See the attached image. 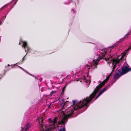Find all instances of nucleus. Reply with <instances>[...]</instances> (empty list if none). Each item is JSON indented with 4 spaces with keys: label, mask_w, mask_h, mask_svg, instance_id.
<instances>
[{
    "label": "nucleus",
    "mask_w": 131,
    "mask_h": 131,
    "mask_svg": "<svg viewBox=\"0 0 131 131\" xmlns=\"http://www.w3.org/2000/svg\"><path fill=\"white\" fill-rule=\"evenodd\" d=\"M87 42L92 44L94 46H96V48L97 52H96L97 55L94 56L92 62L91 63V67L86 64L83 67V68L81 73L80 78H81L82 80L84 81L85 82H88V79H86V77L89 76V70L91 68L92 69L96 68L97 65L99 64V61L101 59H103L106 60L107 52L106 48L99 42H97L93 40ZM81 82H82L81 80Z\"/></svg>",
    "instance_id": "nucleus-1"
},
{
    "label": "nucleus",
    "mask_w": 131,
    "mask_h": 131,
    "mask_svg": "<svg viewBox=\"0 0 131 131\" xmlns=\"http://www.w3.org/2000/svg\"><path fill=\"white\" fill-rule=\"evenodd\" d=\"M98 88H96L94 92V97H92V99H90V96H89L86 97L82 100H80V101L78 102L79 105L77 106L76 110L79 112L80 113H81L85 111L89 106L90 104L94 101L98 97H99L103 93L106 91L108 89L107 87H105L102 89L100 92L98 93L97 95L95 97V99L93 100L95 96L96 95V93L98 92L99 90L100 89V88L99 89ZM92 96L90 98L92 97Z\"/></svg>",
    "instance_id": "nucleus-2"
},
{
    "label": "nucleus",
    "mask_w": 131,
    "mask_h": 131,
    "mask_svg": "<svg viewBox=\"0 0 131 131\" xmlns=\"http://www.w3.org/2000/svg\"><path fill=\"white\" fill-rule=\"evenodd\" d=\"M37 121L39 123V127L38 131H51L54 130L56 128V122L55 119H52L51 118L48 119V122L49 123L51 124L50 125L47 124L44 125L43 123L42 119L41 118L38 119L37 118Z\"/></svg>",
    "instance_id": "nucleus-3"
},
{
    "label": "nucleus",
    "mask_w": 131,
    "mask_h": 131,
    "mask_svg": "<svg viewBox=\"0 0 131 131\" xmlns=\"http://www.w3.org/2000/svg\"><path fill=\"white\" fill-rule=\"evenodd\" d=\"M119 68L118 67L117 68L114 74V77L116 78L118 77H120L123 75L131 71V67L128 64L122 66L121 68L118 69Z\"/></svg>",
    "instance_id": "nucleus-4"
},
{
    "label": "nucleus",
    "mask_w": 131,
    "mask_h": 131,
    "mask_svg": "<svg viewBox=\"0 0 131 131\" xmlns=\"http://www.w3.org/2000/svg\"><path fill=\"white\" fill-rule=\"evenodd\" d=\"M113 74V73L112 72H111L108 76H107L106 79L103 81H99V82L100 84L98 85L97 86H96V88L95 89L93 92L90 95V97H91V96H92V97L91 98H90V99H91L92 97H94L95 95L94 94L95 91L96 89V88H99L98 89H99L100 88H101L103 86L105 85V81H107L109 80V81H110V82L112 81V80L113 79V76H112Z\"/></svg>",
    "instance_id": "nucleus-5"
},
{
    "label": "nucleus",
    "mask_w": 131,
    "mask_h": 131,
    "mask_svg": "<svg viewBox=\"0 0 131 131\" xmlns=\"http://www.w3.org/2000/svg\"><path fill=\"white\" fill-rule=\"evenodd\" d=\"M131 35V29L130 30L128 33L124 37L121 39L119 40L115 44L110 46L109 48L111 49H112L114 48H115L118 49L120 50L121 48V47L122 45V42L124 41L128 38V35Z\"/></svg>",
    "instance_id": "nucleus-6"
},
{
    "label": "nucleus",
    "mask_w": 131,
    "mask_h": 131,
    "mask_svg": "<svg viewBox=\"0 0 131 131\" xmlns=\"http://www.w3.org/2000/svg\"><path fill=\"white\" fill-rule=\"evenodd\" d=\"M11 2V1L8 3L5 4L0 8V25L2 24V22L4 21L6 17V15L8 14L9 12L10 11L12 8L10 7L9 10L7 11V10L4 9L3 10L2 12H1V11L4 7L10 4Z\"/></svg>",
    "instance_id": "nucleus-7"
},
{
    "label": "nucleus",
    "mask_w": 131,
    "mask_h": 131,
    "mask_svg": "<svg viewBox=\"0 0 131 131\" xmlns=\"http://www.w3.org/2000/svg\"><path fill=\"white\" fill-rule=\"evenodd\" d=\"M31 108H29L28 110H27L25 113L24 115V116L23 119V120L22 122V124H24V123L26 119V117L27 118L28 116H31L33 115L32 113L34 110H32V111H31Z\"/></svg>",
    "instance_id": "nucleus-8"
},
{
    "label": "nucleus",
    "mask_w": 131,
    "mask_h": 131,
    "mask_svg": "<svg viewBox=\"0 0 131 131\" xmlns=\"http://www.w3.org/2000/svg\"><path fill=\"white\" fill-rule=\"evenodd\" d=\"M20 41L21 42L23 43L22 46L24 47V49L25 50V52L27 51L28 52L30 53V51H29L30 50H31V48L28 46L27 43L26 41H23L21 39H20Z\"/></svg>",
    "instance_id": "nucleus-9"
},
{
    "label": "nucleus",
    "mask_w": 131,
    "mask_h": 131,
    "mask_svg": "<svg viewBox=\"0 0 131 131\" xmlns=\"http://www.w3.org/2000/svg\"><path fill=\"white\" fill-rule=\"evenodd\" d=\"M118 63L117 61H116L115 63H114L113 61L111 62L110 64H109V66L112 67V71L111 72L113 73L114 71L117 64L119 65H121V64H118Z\"/></svg>",
    "instance_id": "nucleus-10"
},
{
    "label": "nucleus",
    "mask_w": 131,
    "mask_h": 131,
    "mask_svg": "<svg viewBox=\"0 0 131 131\" xmlns=\"http://www.w3.org/2000/svg\"><path fill=\"white\" fill-rule=\"evenodd\" d=\"M32 125V123L30 122L27 123L24 126V129H22L20 131H28L31 127Z\"/></svg>",
    "instance_id": "nucleus-11"
},
{
    "label": "nucleus",
    "mask_w": 131,
    "mask_h": 131,
    "mask_svg": "<svg viewBox=\"0 0 131 131\" xmlns=\"http://www.w3.org/2000/svg\"><path fill=\"white\" fill-rule=\"evenodd\" d=\"M75 113L74 111L73 110H70L67 114V117L69 118L70 117H73V115Z\"/></svg>",
    "instance_id": "nucleus-12"
},
{
    "label": "nucleus",
    "mask_w": 131,
    "mask_h": 131,
    "mask_svg": "<svg viewBox=\"0 0 131 131\" xmlns=\"http://www.w3.org/2000/svg\"><path fill=\"white\" fill-rule=\"evenodd\" d=\"M67 122V121L66 122H63L62 123V124L61 125V128L58 129V131H66L65 125Z\"/></svg>",
    "instance_id": "nucleus-13"
},
{
    "label": "nucleus",
    "mask_w": 131,
    "mask_h": 131,
    "mask_svg": "<svg viewBox=\"0 0 131 131\" xmlns=\"http://www.w3.org/2000/svg\"><path fill=\"white\" fill-rule=\"evenodd\" d=\"M64 94V93L63 92H61L60 95L59 96V98L58 99L59 102H60V101H62L63 102V101H64V100L63 99V96Z\"/></svg>",
    "instance_id": "nucleus-14"
},
{
    "label": "nucleus",
    "mask_w": 131,
    "mask_h": 131,
    "mask_svg": "<svg viewBox=\"0 0 131 131\" xmlns=\"http://www.w3.org/2000/svg\"><path fill=\"white\" fill-rule=\"evenodd\" d=\"M59 102L60 103V106L62 107L61 108H63V106L65 104L64 100L63 101V102L62 101H60V102Z\"/></svg>",
    "instance_id": "nucleus-15"
},
{
    "label": "nucleus",
    "mask_w": 131,
    "mask_h": 131,
    "mask_svg": "<svg viewBox=\"0 0 131 131\" xmlns=\"http://www.w3.org/2000/svg\"><path fill=\"white\" fill-rule=\"evenodd\" d=\"M27 53H28V52H27L26 54L22 58V59L21 61H20V62H18V63H19V64H21L23 63V62L24 61V60L25 59V57L27 54Z\"/></svg>",
    "instance_id": "nucleus-16"
},
{
    "label": "nucleus",
    "mask_w": 131,
    "mask_h": 131,
    "mask_svg": "<svg viewBox=\"0 0 131 131\" xmlns=\"http://www.w3.org/2000/svg\"><path fill=\"white\" fill-rule=\"evenodd\" d=\"M120 77H118L117 78H116L114 77V75L113 76V79H114V81L112 82V83L111 86H112L113 85V84L116 82L117 80Z\"/></svg>",
    "instance_id": "nucleus-17"
},
{
    "label": "nucleus",
    "mask_w": 131,
    "mask_h": 131,
    "mask_svg": "<svg viewBox=\"0 0 131 131\" xmlns=\"http://www.w3.org/2000/svg\"><path fill=\"white\" fill-rule=\"evenodd\" d=\"M126 56V55L125 54L124 55H122L121 57L120 58H119V59L121 60H124L126 59V57H125Z\"/></svg>",
    "instance_id": "nucleus-18"
},
{
    "label": "nucleus",
    "mask_w": 131,
    "mask_h": 131,
    "mask_svg": "<svg viewBox=\"0 0 131 131\" xmlns=\"http://www.w3.org/2000/svg\"><path fill=\"white\" fill-rule=\"evenodd\" d=\"M68 83H67V84H66V85L64 86V87L62 88V91L61 92H64V91L66 89V87H67V84H68Z\"/></svg>",
    "instance_id": "nucleus-19"
},
{
    "label": "nucleus",
    "mask_w": 131,
    "mask_h": 131,
    "mask_svg": "<svg viewBox=\"0 0 131 131\" xmlns=\"http://www.w3.org/2000/svg\"><path fill=\"white\" fill-rule=\"evenodd\" d=\"M17 66L20 69H22V70H23L25 72H26L28 74V73H29V72L28 71H27L26 70H25V69H24L23 68H22V67H20V66Z\"/></svg>",
    "instance_id": "nucleus-20"
},
{
    "label": "nucleus",
    "mask_w": 131,
    "mask_h": 131,
    "mask_svg": "<svg viewBox=\"0 0 131 131\" xmlns=\"http://www.w3.org/2000/svg\"><path fill=\"white\" fill-rule=\"evenodd\" d=\"M28 74H29V75L35 78V79H36L37 80H38V79L37 78V77L36 76H35L34 75L30 73H28Z\"/></svg>",
    "instance_id": "nucleus-21"
},
{
    "label": "nucleus",
    "mask_w": 131,
    "mask_h": 131,
    "mask_svg": "<svg viewBox=\"0 0 131 131\" xmlns=\"http://www.w3.org/2000/svg\"><path fill=\"white\" fill-rule=\"evenodd\" d=\"M56 92V91H52L50 92V94L51 95H52V94H53L54 93H55Z\"/></svg>",
    "instance_id": "nucleus-22"
},
{
    "label": "nucleus",
    "mask_w": 131,
    "mask_h": 131,
    "mask_svg": "<svg viewBox=\"0 0 131 131\" xmlns=\"http://www.w3.org/2000/svg\"><path fill=\"white\" fill-rule=\"evenodd\" d=\"M17 63H15L13 65H11V67L12 68H15V66H16Z\"/></svg>",
    "instance_id": "nucleus-23"
},
{
    "label": "nucleus",
    "mask_w": 131,
    "mask_h": 131,
    "mask_svg": "<svg viewBox=\"0 0 131 131\" xmlns=\"http://www.w3.org/2000/svg\"><path fill=\"white\" fill-rule=\"evenodd\" d=\"M77 100H73L72 101L73 104H75V103L77 102Z\"/></svg>",
    "instance_id": "nucleus-24"
},
{
    "label": "nucleus",
    "mask_w": 131,
    "mask_h": 131,
    "mask_svg": "<svg viewBox=\"0 0 131 131\" xmlns=\"http://www.w3.org/2000/svg\"><path fill=\"white\" fill-rule=\"evenodd\" d=\"M71 11L72 12H73V13H76V11L74 10V9H71Z\"/></svg>",
    "instance_id": "nucleus-25"
},
{
    "label": "nucleus",
    "mask_w": 131,
    "mask_h": 131,
    "mask_svg": "<svg viewBox=\"0 0 131 131\" xmlns=\"http://www.w3.org/2000/svg\"><path fill=\"white\" fill-rule=\"evenodd\" d=\"M72 1V0H69L68 3H69V4H70Z\"/></svg>",
    "instance_id": "nucleus-26"
},
{
    "label": "nucleus",
    "mask_w": 131,
    "mask_h": 131,
    "mask_svg": "<svg viewBox=\"0 0 131 131\" xmlns=\"http://www.w3.org/2000/svg\"><path fill=\"white\" fill-rule=\"evenodd\" d=\"M4 73L3 74V75H5L6 72H7V71L4 70Z\"/></svg>",
    "instance_id": "nucleus-27"
},
{
    "label": "nucleus",
    "mask_w": 131,
    "mask_h": 131,
    "mask_svg": "<svg viewBox=\"0 0 131 131\" xmlns=\"http://www.w3.org/2000/svg\"><path fill=\"white\" fill-rule=\"evenodd\" d=\"M64 4H69V3H68V2H64Z\"/></svg>",
    "instance_id": "nucleus-28"
},
{
    "label": "nucleus",
    "mask_w": 131,
    "mask_h": 131,
    "mask_svg": "<svg viewBox=\"0 0 131 131\" xmlns=\"http://www.w3.org/2000/svg\"><path fill=\"white\" fill-rule=\"evenodd\" d=\"M14 6V5H13L12 6H11L10 7L11 8H12Z\"/></svg>",
    "instance_id": "nucleus-29"
},
{
    "label": "nucleus",
    "mask_w": 131,
    "mask_h": 131,
    "mask_svg": "<svg viewBox=\"0 0 131 131\" xmlns=\"http://www.w3.org/2000/svg\"><path fill=\"white\" fill-rule=\"evenodd\" d=\"M17 2H16H16H15L14 3L13 5H14L16 4V3H17Z\"/></svg>",
    "instance_id": "nucleus-30"
},
{
    "label": "nucleus",
    "mask_w": 131,
    "mask_h": 131,
    "mask_svg": "<svg viewBox=\"0 0 131 131\" xmlns=\"http://www.w3.org/2000/svg\"><path fill=\"white\" fill-rule=\"evenodd\" d=\"M16 1V2H17V0H12L11 1V2H13V1Z\"/></svg>",
    "instance_id": "nucleus-31"
},
{
    "label": "nucleus",
    "mask_w": 131,
    "mask_h": 131,
    "mask_svg": "<svg viewBox=\"0 0 131 131\" xmlns=\"http://www.w3.org/2000/svg\"><path fill=\"white\" fill-rule=\"evenodd\" d=\"M110 83H108V85H107V86H109L110 85Z\"/></svg>",
    "instance_id": "nucleus-32"
},
{
    "label": "nucleus",
    "mask_w": 131,
    "mask_h": 131,
    "mask_svg": "<svg viewBox=\"0 0 131 131\" xmlns=\"http://www.w3.org/2000/svg\"><path fill=\"white\" fill-rule=\"evenodd\" d=\"M10 69V68H9V69H8L6 70V71H8Z\"/></svg>",
    "instance_id": "nucleus-33"
},
{
    "label": "nucleus",
    "mask_w": 131,
    "mask_h": 131,
    "mask_svg": "<svg viewBox=\"0 0 131 131\" xmlns=\"http://www.w3.org/2000/svg\"><path fill=\"white\" fill-rule=\"evenodd\" d=\"M51 104L48 107V108H50V107Z\"/></svg>",
    "instance_id": "nucleus-34"
},
{
    "label": "nucleus",
    "mask_w": 131,
    "mask_h": 131,
    "mask_svg": "<svg viewBox=\"0 0 131 131\" xmlns=\"http://www.w3.org/2000/svg\"><path fill=\"white\" fill-rule=\"evenodd\" d=\"M4 75H3V74L1 76V78L3 77V76H4Z\"/></svg>",
    "instance_id": "nucleus-35"
},
{
    "label": "nucleus",
    "mask_w": 131,
    "mask_h": 131,
    "mask_svg": "<svg viewBox=\"0 0 131 131\" xmlns=\"http://www.w3.org/2000/svg\"><path fill=\"white\" fill-rule=\"evenodd\" d=\"M8 66L9 67V66H10V64H8Z\"/></svg>",
    "instance_id": "nucleus-36"
},
{
    "label": "nucleus",
    "mask_w": 131,
    "mask_h": 131,
    "mask_svg": "<svg viewBox=\"0 0 131 131\" xmlns=\"http://www.w3.org/2000/svg\"><path fill=\"white\" fill-rule=\"evenodd\" d=\"M74 3H75V6H76V3H75V2H74Z\"/></svg>",
    "instance_id": "nucleus-37"
},
{
    "label": "nucleus",
    "mask_w": 131,
    "mask_h": 131,
    "mask_svg": "<svg viewBox=\"0 0 131 131\" xmlns=\"http://www.w3.org/2000/svg\"><path fill=\"white\" fill-rule=\"evenodd\" d=\"M21 44V43L20 42H19V45H20Z\"/></svg>",
    "instance_id": "nucleus-38"
},
{
    "label": "nucleus",
    "mask_w": 131,
    "mask_h": 131,
    "mask_svg": "<svg viewBox=\"0 0 131 131\" xmlns=\"http://www.w3.org/2000/svg\"><path fill=\"white\" fill-rule=\"evenodd\" d=\"M48 89H50V90H51V89H50V88H48Z\"/></svg>",
    "instance_id": "nucleus-39"
},
{
    "label": "nucleus",
    "mask_w": 131,
    "mask_h": 131,
    "mask_svg": "<svg viewBox=\"0 0 131 131\" xmlns=\"http://www.w3.org/2000/svg\"><path fill=\"white\" fill-rule=\"evenodd\" d=\"M111 86V85H110V86H109V87H108V88H109V87H110Z\"/></svg>",
    "instance_id": "nucleus-40"
},
{
    "label": "nucleus",
    "mask_w": 131,
    "mask_h": 131,
    "mask_svg": "<svg viewBox=\"0 0 131 131\" xmlns=\"http://www.w3.org/2000/svg\"><path fill=\"white\" fill-rule=\"evenodd\" d=\"M23 46V45H22V47H23V48H24V47H23V46Z\"/></svg>",
    "instance_id": "nucleus-41"
},
{
    "label": "nucleus",
    "mask_w": 131,
    "mask_h": 131,
    "mask_svg": "<svg viewBox=\"0 0 131 131\" xmlns=\"http://www.w3.org/2000/svg\"><path fill=\"white\" fill-rule=\"evenodd\" d=\"M109 62H110V61H108V63H110Z\"/></svg>",
    "instance_id": "nucleus-42"
},
{
    "label": "nucleus",
    "mask_w": 131,
    "mask_h": 131,
    "mask_svg": "<svg viewBox=\"0 0 131 131\" xmlns=\"http://www.w3.org/2000/svg\"><path fill=\"white\" fill-rule=\"evenodd\" d=\"M1 78L0 77V79Z\"/></svg>",
    "instance_id": "nucleus-43"
}]
</instances>
